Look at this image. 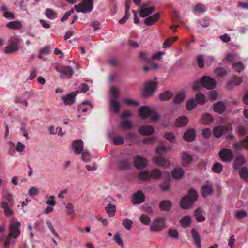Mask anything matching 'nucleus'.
<instances>
[{"label": "nucleus", "mask_w": 248, "mask_h": 248, "mask_svg": "<svg viewBox=\"0 0 248 248\" xmlns=\"http://www.w3.org/2000/svg\"><path fill=\"white\" fill-rule=\"evenodd\" d=\"M240 177L246 180L248 178V169L247 167H243L239 170Z\"/></svg>", "instance_id": "obj_54"}, {"label": "nucleus", "mask_w": 248, "mask_h": 248, "mask_svg": "<svg viewBox=\"0 0 248 248\" xmlns=\"http://www.w3.org/2000/svg\"><path fill=\"white\" fill-rule=\"evenodd\" d=\"M139 58L144 62L150 63L152 62L151 57H148L147 54L144 52H141L139 54Z\"/></svg>", "instance_id": "obj_55"}, {"label": "nucleus", "mask_w": 248, "mask_h": 248, "mask_svg": "<svg viewBox=\"0 0 248 248\" xmlns=\"http://www.w3.org/2000/svg\"><path fill=\"white\" fill-rule=\"evenodd\" d=\"M113 141L115 145H122L124 143V140L121 136H116L113 138Z\"/></svg>", "instance_id": "obj_63"}, {"label": "nucleus", "mask_w": 248, "mask_h": 248, "mask_svg": "<svg viewBox=\"0 0 248 248\" xmlns=\"http://www.w3.org/2000/svg\"><path fill=\"white\" fill-rule=\"evenodd\" d=\"M106 210L109 217H113L115 214L116 207L111 203H109L106 208Z\"/></svg>", "instance_id": "obj_44"}, {"label": "nucleus", "mask_w": 248, "mask_h": 248, "mask_svg": "<svg viewBox=\"0 0 248 248\" xmlns=\"http://www.w3.org/2000/svg\"><path fill=\"white\" fill-rule=\"evenodd\" d=\"M212 192V187L209 185H204L201 189V193L203 197H206L211 194Z\"/></svg>", "instance_id": "obj_33"}, {"label": "nucleus", "mask_w": 248, "mask_h": 248, "mask_svg": "<svg viewBox=\"0 0 248 248\" xmlns=\"http://www.w3.org/2000/svg\"><path fill=\"white\" fill-rule=\"evenodd\" d=\"M139 131L142 135L148 136L154 133V129L152 126L146 125L140 127Z\"/></svg>", "instance_id": "obj_20"}, {"label": "nucleus", "mask_w": 248, "mask_h": 248, "mask_svg": "<svg viewBox=\"0 0 248 248\" xmlns=\"http://www.w3.org/2000/svg\"><path fill=\"white\" fill-rule=\"evenodd\" d=\"M113 239L115 242L117 243L119 246L122 247L124 246L123 240L119 233H116L114 236Z\"/></svg>", "instance_id": "obj_60"}, {"label": "nucleus", "mask_w": 248, "mask_h": 248, "mask_svg": "<svg viewBox=\"0 0 248 248\" xmlns=\"http://www.w3.org/2000/svg\"><path fill=\"white\" fill-rule=\"evenodd\" d=\"M197 61L198 66L200 68H203L204 66V60L203 56L202 55L198 56L197 58Z\"/></svg>", "instance_id": "obj_64"}, {"label": "nucleus", "mask_w": 248, "mask_h": 248, "mask_svg": "<svg viewBox=\"0 0 248 248\" xmlns=\"http://www.w3.org/2000/svg\"><path fill=\"white\" fill-rule=\"evenodd\" d=\"M72 148L75 154L78 155L82 153L83 150V142L80 139L76 140L73 141Z\"/></svg>", "instance_id": "obj_14"}, {"label": "nucleus", "mask_w": 248, "mask_h": 248, "mask_svg": "<svg viewBox=\"0 0 248 248\" xmlns=\"http://www.w3.org/2000/svg\"><path fill=\"white\" fill-rule=\"evenodd\" d=\"M45 16L48 19L53 20L57 17L58 13L52 9L47 8L45 11Z\"/></svg>", "instance_id": "obj_29"}, {"label": "nucleus", "mask_w": 248, "mask_h": 248, "mask_svg": "<svg viewBox=\"0 0 248 248\" xmlns=\"http://www.w3.org/2000/svg\"><path fill=\"white\" fill-rule=\"evenodd\" d=\"M196 132L194 129H189L184 133L183 138L185 141L187 142L193 141L195 138Z\"/></svg>", "instance_id": "obj_17"}, {"label": "nucleus", "mask_w": 248, "mask_h": 248, "mask_svg": "<svg viewBox=\"0 0 248 248\" xmlns=\"http://www.w3.org/2000/svg\"><path fill=\"white\" fill-rule=\"evenodd\" d=\"M219 156L223 162H230L233 158L232 153L231 150L223 148L219 152Z\"/></svg>", "instance_id": "obj_10"}, {"label": "nucleus", "mask_w": 248, "mask_h": 248, "mask_svg": "<svg viewBox=\"0 0 248 248\" xmlns=\"http://www.w3.org/2000/svg\"><path fill=\"white\" fill-rule=\"evenodd\" d=\"M173 96V93L170 91H166L160 93L159 99L161 101H165L170 100Z\"/></svg>", "instance_id": "obj_32"}, {"label": "nucleus", "mask_w": 248, "mask_h": 248, "mask_svg": "<svg viewBox=\"0 0 248 248\" xmlns=\"http://www.w3.org/2000/svg\"><path fill=\"white\" fill-rule=\"evenodd\" d=\"M181 159L184 166H187L192 161V156L186 152L181 153Z\"/></svg>", "instance_id": "obj_19"}, {"label": "nucleus", "mask_w": 248, "mask_h": 248, "mask_svg": "<svg viewBox=\"0 0 248 248\" xmlns=\"http://www.w3.org/2000/svg\"><path fill=\"white\" fill-rule=\"evenodd\" d=\"M233 147L237 150H241L243 148L248 150V136L240 142L233 144Z\"/></svg>", "instance_id": "obj_21"}, {"label": "nucleus", "mask_w": 248, "mask_h": 248, "mask_svg": "<svg viewBox=\"0 0 248 248\" xmlns=\"http://www.w3.org/2000/svg\"><path fill=\"white\" fill-rule=\"evenodd\" d=\"M181 225L183 228H186L191 223V218L189 216L184 217L180 221Z\"/></svg>", "instance_id": "obj_38"}, {"label": "nucleus", "mask_w": 248, "mask_h": 248, "mask_svg": "<svg viewBox=\"0 0 248 248\" xmlns=\"http://www.w3.org/2000/svg\"><path fill=\"white\" fill-rule=\"evenodd\" d=\"M55 69L60 73L63 74L61 76V78H64L65 77L70 78L74 73L73 69L69 66L58 65L55 67Z\"/></svg>", "instance_id": "obj_6"}, {"label": "nucleus", "mask_w": 248, "mask_h": 248, "mask_svg": "<svg viewBox=\"0 0 248 248\" xmlns=\"http://www.w3.org/2000/svg\"><path fill=\"white\" fill-rule=\"evenodd\" d=\"M139 178L143 180H148L150 177V172L147 170L140 171L139 174Z\"/></svg>", "instance_id": "obj_47"}, {"label": "nucleus", "mask_w": 248, "mask_h": 248, "mask_svg": "<svg viewBox=\"0 0 248 248\" xmlns=\"http://www.w3.org/2000/svg\"><path fill=\"white\" fill-rule=\"evenodd\" d=\"M16 238L8 234L3 240V247L4 248H9L10 245H14L16 243Z\"/></svg>", "instance_id": "obj_22"}, {"label": "nucleus", "mask_w": 248, "mask_h": 248, "mask_svg": "<svg viewBox=\"0 0 248 248\" xmlns=\"http://www.w3.org/2000/svg\"><path fill=\"white\" fill-rule=\"evenodd\" d=\"M145 201V195L142 191L139 190L133 194L132 202L134 204H139Z\"/></svg>", "instance_id": "obj_13"}, {"label": "nucleus", "mask_w": 248, "mask_h": 248, "mask_svg": "<svg viewBox=\"0 0 248 248\" xmlns=\"http://www.w3.org/2000/svg\"><path fill=\"white\" fill-rule=\"evenodd\" d=\"M76 12L88 13L92 12L93 8V0H83V1L74 6Z\"/></svg>", "instance_id": "obj_4"}, {"label": "nucleus", "mask_w": 248, "mask_h": 248, "mask_svg": "<svg viewBox=\"0 0 248 248\" xmlns=\"http://www.w3.org/2000/svg\"><path fill=\"white\" fill-rule=\"evenodd\" d=\"M139 113L142 119L150 117L153 121H157L159 115L155 109H150L147 106H143L140 108Z\"/></svg>", "instance_id": "obj_3"}, {"label": "nucleus", "mask_w": 248, "mask_h": 248, "mask_svg": "<svg viewBox=\"0 0 248 248\" xmlns=\"http://www.w3.org/2000/svg\"><path fill=\"white\" fill-rule=\"evenodd\" d=\"M198 194L197 192L190 189L188 192V195L184 197L180 201V206L182 208L187 209L191 206L194 202L197 201Z\"/></svg>", "instance_id": "obj_2"}, {"label": "nucleus", "mask_w": 248, "mask_h": 248, "mask_svg": "<svg viewBox=\"0 0 248 248\" xmlns=\"http://www.w3.org/2000/svg\"><path fill=\"white\" fill-rule=\"evenodd\" d=\"M9 43L10 44V45H13L19 47V40L16 37L13 36L9 40Z\"/></svg>", "instance_id": "obj_59"}, {"label": "nucleus", "mask_w": 248, "mask_h": 248, "mask_svg": "<svg viewBox=\"0 0 248 248\" xmlns=\"http://www.w3.org/2000/svg\"><path fill=\"white\" fill-rule=\"evenodd\" d=\"M201 79L202 87L208 89H213L216 87V82L215 79L211 77L204 76Z\"/></svg>", "instance_id": "obj_9"}, {"label": "nucleus", "mask_w": 248, "mask_h": 248, "mask_svg": "<svg viewBox=\"0 0 248 248\" xmlns=\"http://www.w3.org/2000/svg\"><path fill=\"white\" fill-rule=\"evenodd\" d=\"M156 86L155 82L153 81L148 82L145 86V90L143 93V96L147 97L152 94L156 89Z\"/></svg>", "instance_id": "obj_11"}, {"label": "nucleus", "mask_w": 248, "mask_h": 248, "mask_svg": "<svg viewBox=\"0 0 248 248\" xmlns=\"http://www.w3.org/2000/svg\"><path fill=\"white\" fill-rule=\"evenodd\" d=\"M226 109V105L222 102H218L214 104L213 110L219 114L223 113Z\"/></svg>", "instance_id": "obj_25"}, {"label": "nucleus", "mask_w": 248, "mask_h": 248, "mask_svg": "<svg viewBox=\"0 0 248 248\" xmlns=\"http://www.w3.org/2000/svg\"><path fill=\"white\" fill-rule=\"evenodd\" d=\"M231 130L232 127L230 125L217 126L213 128V134L215 137L219 138L223 134Z\"/></svg>", "instance_id": "obj_8"}, {"label": "nucleus", "mask_w": 248, "mask_h": 248, "mask_svg": "<svg viewBox=\"0 0 248 248\" xmlns=\"http://www.w3.org/2000/svg\"><path fill=\"white\" fill-rule=\"evenodd\" d=\"M134 166L138 169H143L147 166V160L140 155H138L134 159Z\"/></svg>", "instance_id": "obj_15"}, {"label": "nucleus", "mask_w": 248, "mask_h": 248, "mask_svg": "<svg viewBox=\"0 0 248 248\" xmlns=\"http://www.w3.org/2000/svg\"><path fill=\"white\" fill-rule=\"evenodd\" d=\"M214 73L218 77H223L227 74L225 68L220 67L216 68L214 70Z\"/></svg>", "instance_id": "obj_46"}, {"label": "nucleus", "mask_w": 248, "mask_h": 248, "mask_svg": "<svg viewBox=\"0 0 248 248\" xmlns=\"http://www.w3.org/2000/svg\"><path fill=\"white\" fill-rule=\"evenodd\" d=\"M118 167L122 170H128L130 167V163L128 160L120 159L118 161Z\"/></svg>", "instance_id": "obj_34"}, {"label": "nucleus", "mask_w": 248, "mask_h": 248, "mask_svg": "<svg viewBox=\"0 0 248 248\" xmlns=\"http://www.w3.org/2000/svg\"><path fill=\"white\" fill-rule=\"evenodd\" d=\"M132 224H133V221L130 219L125 218V219H124V220H123V225L127 230H129L131 229Z\"/></svg>", "instance_id": "obj_58"}, {"label": "nucleus", "mask_w": 248, "mask_h": 248, "mask_svg": "<svg viewBox=\"0 0 248 248\" xmlns=\"http://www.w3.org/2000/svg\"><path fill=\"white\" fill-rule=\"evenodd\" d=\"M197 101L201 104H204L206 102L205 97L203 94L201 93H198L195 96Z\"/></svg>", "instance_id": "obj_49"}, {"label": "nucleus", "mask_w": 248, "mask_h": 248, "mask_svg": "<svg viewBox=\"0 0 248 248\" xmlns=\"http://www.w3.org/2000/svg\"><path fill=\"white\" fill-rule=\"evenodd\" d=\"M160 14L156 13L155 14L146 18L144 20V23L147 25H152L159 20Z\"/></svg>", "instance_id": "obj_24"}, {"label": "nucleus", "mask_w": 248, "mask_h": 248, "mask_svg": "<svg viewBox=\"0 0 248 248\" xmlns=\"http://www.w3.org/2000/svg\"><path fill=\"white\" fill-rule=\"evenodd\" d=\"M245 162V156L243 155H241L235 158L233 163V167L236 169H238L240 166L244 164Z\"/></svg>", "instance_id": "obj_27"}, {"label": "nucleus", "mask_w": 248, "mask_h": 248, "mask_svg": "<svg viewBox=\"0 0 248 248\" xmlns=\"http://www.w3.org/2000/svg\"><path fill=\"white\" fill-rule=\"evenodd\" d=\"M223 166L220 163L217 162L213 165L212 168V170L217 173H220L222 171Z\"/></svg>", "instance_id": "obj_48"}, {"label": "nucleus", "mask_w": 248, "mask_h": 248, "mask_svg": "<svg viewBox=\"0 0 248 248\" xmlns=\"http://www.w3.org/2000/svg\"><path fill=\"white\" fill-rule=\"evenodd\" d=\"M120 126L122 129L126 128L131 129L134 128L132 123L128 121H122Z\"/></svg>", "instance_id": "obj_52"}, {"label": "nucleus", "mask_w": 248, "mask_h": 248, "mask_svg": "<svg viewBox=\"0 0 248 248\" xmlns=\"http://www.w3.org/2000/svg\"><path fill=\"white\" fill-rule=\"evenodd\" d=\"M46 224H47V226L48 228L50 229V230L51 231L52 233L56 238H58L59 239H61V238H60V236L59 235V234L57 233V232H56V230L54 228L51 221L48 220H46Z\"/></svg>", "instance_id": "obj_51"}, {"label": "nucleus", "mask_w": 248, "mask_h": 248, "mask_svg": "<svg viewBox=\"0 0 248 248\" xmlns=\"http://www.w3.org/2000/svg\"><path fill=\"white\" fill-rule=\"evenodd\" d=\"M13 205L14 199L13 195L11 193L7 192L3 195L2 201L0 203V206L3 209L6 216L10 217L14 215V211L11 208Z\"/></svg>", "instance_id": "obj_1"}, {"label": "nucleus", "mask_w": 248, "mask_h": 248, "mask_svg": "<svg viewBox=\"0 0 248 248\" xmlns=\"http://www.w3.org/2000/svg\"><path fill=\"white\" fill-rule=\"evenodd\" d=\"M207 9L205 5L202 3H199L194 7L193 12L194 14L197 15L201 13H203Z\"/></svg>", "instance_id": "obj_31"}, {"label": "nucleus", "mask_w": 248, "mask_h": 248, "mask_svg": "<svg viewBox=\"0 0 248 248\" xmlns=\"http://www.w3.org/2000/svg\"><path fill=\"white\" fill-rule=\"evenodd\" d=\"M17 46L13 45H9L5 47V52L7 54H10L16 52L18 50Z\"/></svg>", "instance_id": "obj_56"}, {"label": "nucleus", "mask_w": 248, "mask_h": 248, "mask_svg": "<svg viewBox=\"0 0 248 248\" xmlns=\"http://www.w3.org/2000/svg\"><path fill=\"white\" fill-rule=\"evenodd\" d=\"M159 206L162 211H169L170 210L171 202L169 200H162L160 202Z\"/></svg>", "instance_id": "obj_28"}, {"label": "nucleus", "mask_w": 248, "mask_h": 248, "mask_svg": "<svg viewBox=\"0 0 248 248\" xmlns=\"http://www.w3.org/2000/svg\"><path fill=\"white\" fill-rule=\"evenodd\" d=\"M155 9L154 6L150 7H145V5H142L140 7V16L144 17H146L152 14Z\"/></svg>", "instance_id": "obj_18"}, {"label": "nucleus", "mask_w": 248, "mask_h": 248, "mask_svg": "<svg viewBox=\"0 0 248 248\" xmlns=\"http://www.w3.org/2000/svg\"><path fill=\"white\" fill-rule=\"evenodd\" d=\"M7 27L11 29H20L22 27L21 22L18 20L10 22L7 23Z\"/></svg>", "instance_id": "obj_35"}, {"label": "nucleus", "mask_w": 248, "mask_h": 248, "mask_svg": "<svg viewBox=\"0 0 248 248\" xmlns=\"http://www.w3.org/2000/svg\"><path fill=\"white\" fill-rule=\"evenodd\" d=\"M166 226V219L165 217H160L154 219L151 225L150 230L152 232H160Z\"/></svg>", "instance_id": "obj_5"}, {"label": "nucleus", "mask_w": 248, "mask_h": 248, "mask_svg": "<svg viewBox=\"0 0 248 248\" xmlns=\"http://www.w3.org/2000/svg\"><path fill=\"white\" fill-rule=\"evenodd\" d=\"M110 107L113 109L114 112L117 113L120 108L119 102L116 99H111L110 102Z\"/></svg>", "instance_id": "obj_37"}, {"label": "nucleus", "mask_w": 248, "mask_h": 248, "mask_svg": "<svg viewBox=\"0 0 248 248\" xmlns=\"http://www.w3.org/2000/svg\"><path fill=\"white\" fill-rule=\"evenodd\" d=\"M242 78L236 75H233L232 79L229 80L226 86L227 89L231 90L234 87V86H238L242 82Z\"/></svg>", "instance_id": "obj_12"}, {"label": "nucleus", "mask_w": 248, "mask_h": 248, "mask_svg": "<svg viewBox=\"0 0 248 248\" xmlns=\"http://www.w3.org/2000/svg\"><path fill=\"white\" fill-rule=\"evenodd\" d=\"M162 173L161 171L157 169H155L151 170L150 172V177L154 179H159L161 176Z\"/></svg>", "instance_id": "obj_42"}, {"label": "nucleus", "mask_w": 248, "mask_h": 248, "mask_svg": "<svg viewBox=\"0 0 248 248\" xmlns=\"http://www.w3.org/2000/svg\"><path fill=\"white\" fill-rule=\"evenodd\" d=\"M194 216L196 219L199 222H203L205 220V217L202 214V210L200 208L195 210Z\"/></svg>", "instance_id": "obj_36"}, {"label": "nucleus", "mask_w": 248, "mask_h": 248, "mask_svg": "<svg viewBox=\"0 0 248 248\" xmlns=\"http://www.w3.org/2000/svg\"><path fill=\"white\" fill-rule=\"evenodd\" d=\"M202 84V79L200 80H197L194 82L193 84V89L195 91H199L201 90Z\"/></svg>", "instance_id": "obj_61"}, {"label": "nucleus", "mask_w": 248, "mask_h": 248, "mask_svg": "<svg viewBox=\"0 0 248 248\" xmlns=\"http://www.w3.org/2000/svg\"><path fill=\"white\" fill-rule=\"evenodd\" d=\"M184 174V170L181 168H175L171 172L172 178L176 179H181Z\"/></svg>", "instance_id": "obj_30"}, {"label": "nucleus", "mask_w": 248, "mask_h": 248, "mask_svg": "<svg viewBox=\"0 0 248 248\" xmlns=\"http://www.w3.org/2000/svg\"><path fill=\"white\" fill-rule=\"evenodd\" d=\"M140 220L142 224L146 225H149L151 221L150 217L145 214L141 215Z\"/></svg>", "instance_id": "obj_53"}, {"label": "nucleus", "mask_w": 248, "mask_h": 248, "mask_svg": "<svg viewBox=\"0 0 248 248\" xmlns=\"http://www.w3.org/2000/svg\"><path fill=\"white\" fill-rule=\"evenodd\" d=\"M188 119L185 116H181L176 119L174 125L176 127H181L186 125Z\"/></svg>", "instance_id": "obj_23"}, {"label": "nucleus", "mask_w": 248, "mask_h": 248, "mask_svg": "<svg viewBox=\"0 0 248 248\" xmlns=\"http://www.w3.org/2000/svg\"><path fill=\"white\" fill-rule=\"evenodd\" d=\"M111 99H116L118 98V89L115 87H112L111 89Z\"/></svg>", "instance_id": "obj_62"}, {"label": "nucleus", "mask_w": 248, "mask_h": 248, "mask_svg": "<svg viewBox=\"0 0 248 248\" xmlns=\"http://www.w3.org/2000/svg\"><path fill=\"white\" fill-rule=\"evenodd\" d=\"M21 225V223L19 221L12 222L9 225V234L15 237L17 239L21 234L20 230Z\"/></svg>", "instance_id": "obj_7"}, {"label": "nucleus", "mask_w": 248, "mask_h": 248, "mask_svg": "<svg viewBox=\"0 0 248 248\" xmlns=\"http://www.w3.org/2000/svg\"><path fill=\"white\" fill-rule=\"evenodd\" d=\"M168 235L171 238L178 240L179 238V232L176 229H169L168 232Z\"/></svg>", "instance_id": "obj_43"}, {"label": "nucleus", "mask_w": 248, "mask_h": 248, "mask_svg": "<svg viewBox=\"0 0 248 248\" xmlns=\"http://www.w3.org/2000/svg\"><path fill=\"white\" fill-rule=\"evenodd\" d=\"M76 95L77 93L76 92H72L66 95L62 96L61 99L63 101L64 105H71L75 102Z\"/></svg>", "instance_id": "obj_16"}, {"label": "nucleus", "mask_w": 248, "mask_h": 248, "mask_svg": "<svg viewBox=\"0 0 248 248\" xmlns=\"http://www.w3.org/2000/svg\"><path fill=\"white\" fill-rule=\"evenodd\" d=\"M164 137L171 143H174L175 142V136L173 133H166L164 135Z\"/></svg>", "instance_id": "obj_57"}, {"label": "nucleus", "mask_w": 248, "mask_h": 248, "mask_svg": "<svg viewBox=\"0 0 248 248\" xmlns=\"http://www.w3.org/2000/svg\"><path fill=\"white\" fill-rule=\"evenodd\" d=\"M191 234L194 239V242L196 247L198 248H201V239L199 236L198 232L195 229H191Z\"/></svg>", "instance_id": "obj_26"}, {"label": "nucleus", "mask_w": 248, "mask_h": 248, "mask_svg": "<svg viewBox=\"0 0 248 248\" xmlns=\"http://www.w3.org/2000/svg\"><path fill=\"white\" fill-rule=\"evenodd\" d=\"M153 161L155 164L161 166H165L166 164L165 159L161 156L155 157Z\"/></svg>", "instance_id": "obj_39"}, {"label": "nucleus", "mask_w": 248, "mask_h": 248, "mask_svg": "<svg viewBox=\"0 0 248 248\" xmlns=\"http://www.w3.org/2000/svg\"><path fill=\"white\" fill-rule=\"evenodd\" d=\"M213 122L212 116L208 113L205 114L202 117V123L206 125L211 124Z\"/></svg>", "instance_id": "obj_41"}, {"label": "nucleus", "mask_w": 248, "mask_h": 248, "mask_svg": "<svg viewBox=\"0 0 248 248\" xmlns=\"http://www.w3.org/2000/svg\"><path fill=\"white\" fill-rule=\"evenodd\" d=\"M196 103L193 98H191L188 100L186 104V108L188 110H191L196 106Z\"/></svg>", "instance_id": "obj_50"}, {"label": "nucleus", "mask_w": 248, "mask_h": 248, "mask_svg": "<svg viewBox=\"0 0 248 248\" xmlns=\"http://www.w3.org/2000/svg\"><path fill=\"white\" fill-rule=\"evenodd\" d=\"M232 68L237 72H240L244 68V65L241 61L232 64Z\"/></svg>", "instance_id": "obj_45"}, {"label": "nucleus", "mask_w": 248, "mask_h": 248, "mask_svg": "<svg viewBox=\"0 0 248 248\" xmlns=\"http://www.w3.org/2000/svg\"><path fill=\"white\" fill-rule=\"evenodd\" d=\"M185 98V93L183 92L179 93L177 95H176L173 99V103L176 104H179L183 101Z\"/></svg>", "instance_id": "obj_40"}]
</instances>
